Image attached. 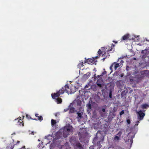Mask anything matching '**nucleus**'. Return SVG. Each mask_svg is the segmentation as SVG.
I'll return each instance as SVG.
<instances>
[{
    "instance_id": "423d86ee",
    "label": "nucleus",
    "mask_w": 149,
    "mask_h": 149,
    "mask_svg": "<svg viewBox=\"0 0 149 149\" xmlns=\"http://www.w3.org/2000/svg\"><path fill=\"white\" fill-rule=\"evenodd\" d=\"M19 118L18 119V118H17L16 119H15V120L17 121V125H19L20 126H23L24 125V124L23 122V119H21V117H19Z\"/></svg>"
},
{
    "instance_id": "58836bf2",
    "label": "nucleus",
    "mask_w": 149,
    "mask_h": 149,
    "mask_svg": "<svg viewBox=\"0 0 149 149\" xmlns=\"http://www.w3.org/2000/svg\"><path fill=\"white\" fill-rule=\"evenodd\" d=\"M31 134H32L33 135H34V132H31Z\"/></svg>"
},
{
    "instance_id": "7ed1b4c3",
    "label": "nucleus",
    "mask_w": 149,
    "mask_h": 149,
    "mask_svg": "<svg viewBox=\"0 0 149 149\" xmlns=\"http://www.w3.org/2000/svg\"><path fill=\"white\" fill-rule=\"evenodd\" d=\"M122 58H120L118 59V60L117 61V62H119V61L120 60V62L117 63L116 62H114L112 64H113V65L114 66V68L115 70H116L117 68L120 66H122L123 65V64L124 63V61L121 59Z\"/></svg>"
},
{
    "instance_id": "a878e982",
    "label": "nucleus",
    "mask_w": 149,
    "mask_h": 149,
    "mask_svg": "<svg viewBox=\"0 0 149 149\" xmlns=\"http://www.w3.org/2000/svg\"><path fill=\"white\" fill-rule=\"evenodd\" d=\"M124 113V110H122L120 112V116H121Z\"/></svg>"
},
{
    "instance_id": "3c124183",
    "label": "nucleus",
    "mask_w": 149,
    "mask_h": 149,
    "mask_svg": "<svg viewBox=\"0 0 149 149\" xmlns=\"http://www.w3.org/2000/svg\"><path fill=\"white\" fill-rule=\"evenodd\" d=\"M130 118V116H129L128 118Z\"/></svg>"
},
{
    "instance_id": "473e14b6",
    "label": "nucleus",
    "mask_w": 149,
    "mask_h": 149,
    "mask_svg": "<svg viewBox=\"0 0 149 149\" xmlns=\"http://www.w3.org/2000/svg\"><path fill=\"white\" fill-rule=\"evenodd\" d=\"M59 115V113H55V116L56 117H57L58 115Z\"/></svg>"
},
{
    "instance_id": "de8ad7c7",
    "label": "nucleus",
    "mask_w": 149,
    "mask_h": 149,
    "mask_svg": "<svg viewBox=\"0 0 149 149\" xmlns=\"http://www.w3.org/2000/svg\"><path fill=\"white\" fill-rule=\"evenodd\" d=\"M104 58H103V59L104 60Z\"/></svg>"
},
{
    "instance_id": "2eb2a0df",
    "label": "nucleus",
    "mask_w": 149,
    "mask_h": 149,
    "mask_svg": "<svg viewBox=\"0 0 149 149\" xmlns=\"http://www.w3.org/2000/svg\"><path fill=\"white\" fill-rule=\"evenodd\" d=\"M75 111V109L74 107H72L70 108L69 110V113H74Z\"/></svg>"
},
{
    "instance_id": "c03bdc74",
    "label": "nucleus",
    "mask_w": 149,
    "mask_h": 149,
    "mask_svg": "<svg viewBox=\"0 0 149 149\" xmlns=\"http://www.w3.org/2000/svg\"><path fill=\"white\" fill-rule=\"evenodd\" d=\"M102 49L103 48H104V47H102Z\"/></svg>"
},
{
    "instance_id": "f257e3e1",
    "label": "nucleus",
    "mask_w": 149,
    "mask_h": 149,
    "mask_svg": "<svg viewBox=\"0 0 149 149\" xmlns=\"http://www.w3.org/2000/svg\"><path fill=\"white\" fill-rule=\"evenodd\" d=\"M70 90V86H68V84H66L64 87H62L61 90L56 93H54V94H52L51 95L53 99H55L56 97H58L60 95L63 94L65 91L66 93L70 94L69 91Z\"/></svg>"
},
{
    "instance_id": "e433bc0d",
    "label": "nucleus",
    "mask_w": 149,
    "mask_h": 149,
    "mask_svg": "<svg viewBox=\"0 0 149 149\" xmlns=\"http://www.w3.org/2000/svg\"><path fill=\"white\" fill-rule=\"evenodd\" d=\"M19 149H25V146H24L22 148H21Z\"/></svg>"
},
{
    "instance_id": "a19ab883",
    "label": "nucleus",
    "mask_w": 149,
    "mask_h": 149,
    "mask_svg": "<svg viewBox=\"0 0 149 149\" xmlns=\"http://www.w3.org/2000/svg\"><path fill=\"white\" fill-rule=\"evenodd\" d=\"M98 57V56H97L95 57L96 58H97Z\"/></svg>"
},
{
    "instance_id": "9b49d317",
    "label": "nucleus",
    "mask_w": 149,
    "mask_h": 149,
    "mask_svg": "<svg viewBox=\"0 0 149 149\" xmlns=\"http://www.w3.org/2000/svg\"><path fill=\"white\" fill-rule=\"evenodd\" d=\"M91 73L89 72L86 73V74H85L83 76V77L85 79H88L90 76Z\"/></svg>"
},
{
    "instance_id": "4be33fe9",
    "label": "nucleus",
    "mask_w": 149,
    "mask_h": 149,
    "mask_svg": "<svg viewBox=\"0 0 149 149\" xmlns=\"http://www.w3.org/2000/svg\"><path fill=\"white\" fill-rule=\"evenodd\" d=\"M112 47H109V48L107 49V50L106 51H106H107V54H109V53L108 52H109V51H111L112 50Z\"/></svg>"
},
{
    "instance_id": "ea45409f",
    "label": "nucleus",
    "mask_w": 149,
    "mask_h": 149,
    "mask_svg": "<svg viewBox=\"0 0 149 149\" xmlns=\"http://www.w3.org/2000/svg\"><path fill=\"white\" fill-rule=\"evenodd\" d=\"M119 133H120V132H118V134H117V135H118Z\"/></svg>"
},
{
    "instance_id": "ddd939ff",
    "label": "nucleus",
    "mask_w": 149,
    "mask_h": 149,
    "mask_svg": "<svg viewBox=\"0 0 149 149\" xmlns=\"http://www.w3.org/2000/svg\"><path fill=\"white\" fill-rule=\"evenodd\" d=\"M14 148L13 143H10L6 147V149H13Z\"/></svg>"
},
{
    "instance_id": "49530a36",
    "label": "nucleus",
    "mask_w": 149,
    "mask_h": 149,
    "mask_svg": "<svg viewBox=\"0 0 149 149\" xmlns=\"http://www.w3.org/2000/svg\"><path fill=\"white\" fill-rule=\"evenodd\" d=\"M134 60H135V59H136V58H134Z\"/></svg>"
},
{
    "instance_id": "37998d69",
    "label": "nucleus",
    "mask_w": 149,
    "mask_h": 149,
    "mask_svg": "<svg viewBox=\"0 0 149 149\" xmlns=\"http://www.w3.org/2000/svg\"><path fill=\"white\" fill-rule=\"evenodd\" d=\"M86 87H87V85H86V86H85V88H86Z\"/></svg>"
},
{
    "instance_id": "bb28decb",
    "label": "nucleus",
    "mask_w": 149,
    "mask_h": 149,
    "mask_svg": "<svg viewBox=\"0 0 149 149\" xmlns=\"http://www.w3.org/2000/svg\"><path fill=\"white\" fill-rule=\"evenodd\" d=\"M113 66V64H112L110 67V69L111 71H112V68Z\"/></svg>"
},
{
    "instance_id": "5701e85b",
    "label": "nucleus",
    "mask_w": 149,
    "mask_h": 149,
    "mask_svg": "<svg viewBox=\"0 0 149 149\" xmlns=\"http://www.w3.org/2000/svg\"><path fill=\"white\" fill-rule=\"evenodd\" d=\"M26 117L28 119H31L33 120V118H32L29 115L26 114Z\"/></svg>"
},
{
    "instance_id": "c85d7f7f",
    "label": "nucleus",
    "mask_w": 149,
    "mask_h": 149,
    "mask_svg": "<svg viewBox=\"0 0 149 149\" xmlns=\"http://www.w3.org/2000/svg\"><path fill=\"white\" fill-rule=\"evenodd\" d=\"M146 51H147V50H146V49H145V50H142V51H141V53L142 54H145V51L146 52Z\"/></svg>"
},
{
    "instance_id": "8fccbe9b",
    "label": "nucleus",
    "mask_w": 149,
    "mask_h": 149,
    "mask_svg": "<svg viewBox=\"0 0 149 149\" xmlns=\"http://www.w3.org/2000/svg\"><path fill=\"white\" fill-rule=\"evenodd\" d=\"M0 149H2L0 147Z\"/></svg>"
},
{
    "instance_id": "f704fd0d",
    "label": "nucleus",
    "mask_w": 149,
    "mask_h": 149,
    "mask_svg": "<svg viewBox=\"0 0 149 149\" xmlns=\"http://www.w3.org/2000/svg\"><path fill=\"white\" fill-rule=\"evenodd\" d=\"M68 110H69V108H67V109H65L64 110V111L65 112H66L68 111Z\"/></svg>"
},
{
    "instance_id": "f8f14e48",
    "label": "nucleus",
    "mask_w": 149,
    "mask_h": 149,
    "mask_svg": "<svg viewBox=\"0 0 149 149\" xmlns=\"http://www.w3.org/2000/svg\"><path fill=\"white\" fill-rule=\"evenodd\" d=\"M100 81H101L100 80H98L96 82V85L99 87L100 88H103V85L102 84L100 83Z\"/></svg>"
},
{
    "instance_id": "9d476101",
    "label": "nucleus",
    "mask_w": 149,
    "mask_h": 149,
    "mask_svg": "<svg viewBox=\"0 0 149 149\" xmlns=\"http://www.w3.org/2000/svg\"><path fill=\"white\" fill-rule=\"evenodd\" d=\"M129 38V35L128 34H126L123 36L122 38L121 39V42L123 40H127Z\"/></svg>"
},
{
    "instance_id": "cd10ccee",
    "label": "nucleus",
    "mask_w": 149,
    "mask_h": 149,
    "mask_svg": "<svg viewBox=\"0 0 149 149\" xmlns=\"http://www.w3.org/2000/svg\"><path fill=\"white\" fill-rule=\"evenodd\" d=\"M126 121L128 124H130L131 122L130 120V119H127Z\"/></svg>"
},
{
    "instance_id": "f3484780",
    "label": "nucleus",
    "mask_w": 149,
    "mask_h": 149,
    "mask_svg": "<svg viewBox=\"0 0 149 149\" xmlns=\"http://www.w3.org/2000/svg\"><path fill=\"white\" fill-rule=\"evenodd\" d=\"M84 63L83 61H80V63L78 64L77 66L79 68H81V67L84 66Z\"/></svg>"
},
{
    "instance_id": "4c0bfd02",
    "label": "nucleus",
    "mask_w": 149,
    "mask_h": 149,
    "mask_svg": "<svg viewBox=\"0 0 149 149\" xmlns=\"http://www.w3.org/2000/svg\"><path fill=\"white\" fill-rule=\"evenodd\" d=\"M133 81V79H130V81L131 82H132V81Z\"/></svg>"
},
{
    "instance_id": "6ab92c4d",
    "label": "nucleus",
    "mask_w": 149,
    "mask_h": 149,
    "mask_svg": "<svg viewBox=\"0 0 149 149\" xmlns=\"http://www.w3.org/2000/svg\"><path fill=\"white\" fill-rule=\"evenodd\" d=\"M51 123L52 125L53 126L56 123V120L52 119L51 121Z\"/></svg>"
},
{
    "instance_id": "a18cd8bd",
    "label": "nucleus",
    "mask_w": 149,
    "mask_h": 149,
    "mask_svg": "<svg viewBox=\"0 0 149 149\" xmlns=\"http://www.w3.org/2000/svg\"><path fill=\"white\" fill-rule=\"evenodd\" d=\"M100 76L98 75V78L100 77Z\"/></svg>"
},
{
    "instance_id": "79ce46f5",
    "label": "nucleus",
    "mask_w": 149,
    "mask_h": 149,
    "mask_svg": "<svg viewBox=\"0 0 149 149\" xmlns=\"http://www.w3.org/2000/svg\"><path fill=\"white\" fill-rule=\"evenodd\" d=\"M143 111L144 112L145 111V110H143V111Z\"/></svg>"
},
{
    "instance_id": "412c9836",
    "label": "nucleus",
    "mask_w": 149,
    "mask_h": 149,
    "mask_svg": "<svg viewBox=\"0 0 149 149\" xmlns=\"http://www.w3.org/2000/svg\"><path fill=\"white\" fill-rule=\"evenodd\" d=\"M105 108H102V110H100V114H101L102 116L103 117V116H104L103 115H102V111L103 112H105Z\"/></svg>"
},
{
    "instance_id": "1a4fd4ad",
    "label": "nucleus",
    "mask_w": 149,
    "mask_h": 149,
    "mask_svg": "<svg viewBox=\"0 0 149 149\" xmlns=\"http://www.w3.org/2000/svg\"><path fill=\"white\" fill-rule=\"evenodd\" d=\"M39 114H35V116L37 118H34L33 120H39L40 121H41L43 119L42 117L41 116H39Z\"/></svg>"
},
{
    "instance_id": "2f4dec72",
    "label": "nucleus",
    "mask_w": 149,
    "mask_h": 149,
    "mask_svg": "<svg viewBox=\"0 0 149 149\" xmlns=\"http://www.w3.org/2000/svg\"><path fill=\"white\" fill-rule=\"evenodd\" d=\"M66 130L67 131L70 132L71 131V129L70 128H67Z\"/></svg>"
},
{
    "instance_id": "39448f33",
    "label": "nucleus",
    "mask_w": 149,
    "mask_h": 149,
    "mask_svg": "<svg viewBox=\"0 0 149 149\" xmlns=\"http://www.w3.org/2000/svg\"><path fill=\"white\" fill-rule=\"evenodd\" d=\"M74 149H83V146L79 142H77L74 146Z\"/></svg>"
},
{
    "instance_id": "6e6552de",
    "label": "nucleus",
    "mask_w": 149,
    "mask_h": 149,
    "mask_svg": "<svg viewBox=\"0 0 149 149\" xmlns=\"http://www.w3.org/2000/svg\"><path fill=\"white\" fill-rule=\"evenodd\" d=\"M70 94H72L74 93L76 91V88L74 86L72 85L70 86Z\"/></svg>"
},
{
    "instance_id": "aec40b11",
    "label": "nucleus",
    "mask_w": 149,
    "mask_h": 149,
    "mask_svg": "<svg viewBox=\"0 0 149 149\" xmlns=\"http://www.w3.org/2000/svg\"><path fill=\"white\" fill-rule=\"evenodd\" d=\"M87 110H89L91 109V105L89 103L87 105Z\"/></svg>"
},
{
    "instance_id": "a211bd4d",
    "label": "nucleus",
    "mask_w": 149,
    "mask_h": 149,
    "mask_svg": "<svg viewBox=\"0 0 149 149\" xmlns=\"http://www.w3.org/2000/svg\"><path fill=\"white\" fill-rule=\"evenodd\" d=\"M56 100L57 103L58 104H60V103H61V102H62V99L61 98H59V97H58V98H57V99H56Z\"/></svg>"
},
{
    "instance_id": "09e8293b",
    "label": "nucleus",
    "mask_w": 149,
    "mask_h": 149,
    "mask_svg": "<svg viewBox=\"0 0 149 149\" xmlns=\"http://www.w3.org/2000/svg\"><path fill=\"white\" fill-rule=\"evenodd\" d=\"M23 118L24 117V116H23Z\"/></svg>"
},
{
    "instance_id": "c9c22d12",
    "label": "nucleus",
    "mask_w": 149,
    "mask_h": 149,
    "mask_svg": "<svg viewBox=\"0 0 149 149\" xmlns=\"http://www.w3.org/2000/svg\"><path fill=\"white\" fill-rule=\"evenodd\" d=\"M20 143V141H17L16 143V144H15V145H17L18 144H19Z\"/></svg>"
},
{
    "instance_id": "72a5a7b5",
    "label": "nucleus",
    "mask_w": 149,
    "mask_h": 149,
    "mask_svg": "<svg viewBox=\"0 0 149 149\" xmlns=\"http://www.w3.org/2000/svg\"><path fill=\"white\" fill-rule=\"evenodd\" d=\"M107 73V72L106 71H104L102 73V75H104L106 74Z\"/></svg>"
},
{
    "instance_id": "dca6fc26",
    "label": "nucleus",
    "mask_w": 149,
    "mask_h": 149,
    "mask_svg": "<svg viewBox=\"0 0 149 149\" xmlns=\"http://www.w3.org/2000/svg\"><path fill=\"white\" fill-rule=\"evenodd\" d=\"M148 106V105L147 104H143L141 105V108L142 109H147Z\"/></svg>"
},
{
    "instance_id": "20e7f679",
    "label": "nucleus",
    "mask_w": 149,
    "mask_h": 149,
    "mask_svg": "<svg viewBox=\"0 0 149 149\" xmlns=\"http://www.w3.org/2000/svg\"><path fill=\"white\" fill-rule=\"evenodd\" d=\"M137 114L138 115V118L139 117L140 120H142L145 115V113L141 110L137 112Z\"/></svg>"
},
{
    "instance_id": "7c9ffc66",
    "label": "nucleus",
    "mask_w": 149,
    "mask_h": 149,
    "mask_svg": "<svg viewBox=\"0 0 149 149\" xmlns=\"http://www.w3.org/2000/svg\"><path fill=\"white\" fill-rule=\"evenodd\" d=\"M109 97L110 98H111L112 97V93L111 91H110L109 93Z\"/></svg>"
},
{
    "instance_id": "393cba45",
    "label": "nucleus",
    "mask_w": 149,
    "mask_h": 149,
    "mask_svg": "<svg viewBox=\"0 0 149 149\" xmlns=\"http://www.w3.org/2000/svg\"><path fill=\"white\" fill-rule=\"evenodd\" d=\"M114 140H118L119 139V137L117 136H116L114 138Z\"/></svg>"
},
{
    "instance_id": "b1692460",
    "label": "nucleus",
    "mask_w": 149,
    "mask_h": 149,
    "mask_svg": "<svg viewBox=\"0 0 149 149\" xmlns=\"http://www.w3.org/2000/svg\"><path fill=\"white\" fill-rule=\"evenodd\" d=\"M77 114L78 115V116L79 118H81V117L82 114L81 113L78 112L77 113Z\"/></svg>"
},
{
    "instance_id": "4468645a",
    "label": "nucleus",
    "mask_w": 149,
    "mask_h": 149,
    "mask_svg": "<svg viewBox=\"0 0 149 149\" xmlns=\"http://www.w3.org/2000/svg\"><path fill=\"white\" fill-rule=\"evenodd\" d=\"M97 52L98 54H99V55H100L101 54H103V56H105L106 54V52H104L103 51H102L100 49H99Z\"/></svg>"
},
{
    "instance_id": "f03ea898",
    "label": "nucleus",
    "mask_w": 149,
    "mask_h": 149,
    "mask_svg": "<svg viewBox=\"0 0 149 149\" xmlns=\"http://www.w3.org/2000/svg\"><path fill=\"white\" fill-rule=\"evenodd\" d=\"M134 134L132 132H130L127 135V136L128 137V139L125 142H126L130 143V144L131 145L133 143V139L134 137Z\"/></svg>"
},
{
    "instance_id": "c756f323",
    "label": "nucleus",
    "mask_w": 149,
    "mask_h": 149,
    "mask_svg": "<svg viewBox=\"0 0 149 149\" xmlns=\"http://www.w3.org/2000/svg\"><path fill=\"white\" fill-rule=\"evenodd\" d=\"M129 68H130V67L128 66H126V70L127 71H128L129 70Z\"/></svg>"
},
{
    "instance_id": "0eeeda50",
    "label": "nucleus",
    "mask_w": 149,
    "mask_h": 149,
    "mask_svg": "<svg viewBox=\"0 0 149 149\" xmlns=\"http://www.w3.org/2000/svg\"><path fill=\"white\" fill-rule=\"evenodd\" d=\"M85 63H87L89 64L93 65L94 63V60L91 58H88L86 60V58H85Z\"/></svg>"
}]
</instances>
